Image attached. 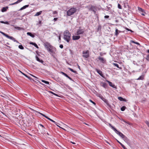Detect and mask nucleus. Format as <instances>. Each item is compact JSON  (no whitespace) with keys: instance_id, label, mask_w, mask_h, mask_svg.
<instances>
[{"instance_id":"12","label":"nucleus","mask_w":149,"mask_h":149,"mask_svg":"<svg viewBox=\"0 0 149 149\" xmlns=\"http://www.w3.org/2000/svg\"><path fill=\"white\" fill-rule=\"evenodd\" d=\"M80 38L79 36H73L72 37V39L74 40H77L79 39Z\"/></svg>"},{"instance_id":"45","label":"nucleus","mask_w":149,"mask_h":149,"mask_svg":"<svg viewBox=\"0 0 149 149\" xmlns=\"http://www.w3.org/2000/svg\"><path fill=\"white\" fill-rule=\"evenodd\" d=\"M22 1V0H17L16 2L17 3L21 2V1Z\"/></svg>"},{"instance_id":"1","label":"nucleus","mask_w":149,"mask_h":149,"mask_svg":"<svg viewBox=\"0 0 149 149\" xmlns=\"http://www.w3.org/2000/svg\"><path fill=\"white\" fill-rule=\"evenodd\" d=\"M64 39L67 42L70 41V39L71 34L70 32L68 30L65 31L63 33Z\"/></svg>"},{"instance_id":"24","label":"nucleus","mask_w":149,"mask_h":149,"mask_svg":"<svg viewBox=\"0 0 149 149\" xmlns=\"http://www.w3.org/2000/svg\"><path fill=\"white\" fill-rule=\"evenodd\" d=\"M27 35L30 36L32 38H34L35 37V36L34 35L32 34V33L30 32H27Z\"/></svg>"},{"instance_id":"51","label":"nucleus","mask_w":149,"mask_h":149,"mask_svg":"<svg viewBox=\"0 0 149 149\" xmlns=\"http://www.w3.org/2000/svg\"><path fill=\"white\" fill-rule=\"evenodd\" d=\"M123 121L125 122V123H127V124H128L130 125V123L128 122H126V121H125L124 120H123Z\"/></svg>"},{"instance_id":"8","label":"nucleus","mask_w":149,"mask_h":149,"mask_svg":"<svg viewBox=\"0 0 149 149\" xmlns=\"http://www.w3.org/2000/svg\"><path fill=\"white\" fill-rule=\"evenodd\" d=\"M124 140L129 145H130V141L129 139L125 136L123 137V138Z\"/></svg>"},{"instance_id":"28","label":"nucleus","mask_w":149,"mask_h":149,"mask_svg":"<svg viewBox=\"0 0 149 149\" xmlns=\"http://www.w3.org/2000/svg\"><path fill=\"white\" fill-rule=\"evenodd\" d=\"M68 69L69 70H70L71 71L73 72H74V73H77V72L76 71H74L72 69V68H68Z\"/></svg>"},{"instance_id":"47","label":"nucleus","mask_w":149,"mask_h":149,"mask_svg":"<svg viewBox=\"0 0 149 149\" xmlns=\"http://www.w3.org/2000/svg\"><path fill=\"white\" fill-rule=\"evenodd\" d=\"M5 36L7 38H9V36H8V35H7L6 34H5Z\"/></svg>"},{"instance_id":"15","label":"nucleus","mask_w":149,"mask_h":149,"mask_svg":"<svg viewBox=\"0 0 149 149\" xmlns=\"http://www.w3.org/2000/svg\"><path fill=\"white\" fill-rule=\"evenodd\" d=\"M61 73L64 75L65 76V77L68 78V79H69L70 80L72 81H73L72 79L70 78V77H69L68 75H67L66 73H65L63 72H61Z\"/></svg>"},{"instance_id":"37","label":"nucleus","mask_w":149,"mask_h":149,"mask_svg":"<svg viewBox=\"0 0 149 149\" xmlns=\"http://www.w3.org/2000/svg\"><path fill=\"white\" fill-rule=\"evenodd\" d=\"M50 93H52V94H53L54 95H55V96H58V95L57 94H56V93H53V92H52V91H50Z\"/></svg>"},{"instance_id":"29","label":"nucleus","mask_w":149,"mask_h":149,"mask_svg":"<svg viewBox=\"0 0 149 149\" xmlns=\"http://www.w3.org/2000/svg\"><path fill=\"white\" fill-rule=\"evenodd\" d=\"M40 131L41 133L42 134H44L45 133V131L43 129V128H42V129H40Z\"/></svg>"},{"instance_id":"40","label":"nucleus","mask_w":149,"mask_h":149,"mask_svg":"<svg viewBox=\"0 0 149 149\" xmlns=\"http://www.w3.org/2000/svg\"><path fill=\"white\" fill-rule=\"evenodd\" d=\"M146 59L147 61H149V54L147 55Z\"/></svg>"},{"instance_id":"36","label":"nucleus","mask_w":149,"mask_h":149,"mask_svg":"<svg viewBox=\"0 0 149 149\" xmlns=\"http://www.w3.org/2000/svg\"><path fill=\"white\" fill-rule=\"evenodd\" d=\"M15 29H17L18 30H21L22 28L19 27H15Z\"/></svg>"},{"instance_id":"11","label":"nucleus","mask_w":149,"mask_h":149,"mask_svg":"<svg viewBox=\"0 0 149 149\" xmlns=\"http://www.w3.org/2000/svg\"><path fill=\"white\" fill-rule=\"evenodd\" d=\"M96 71L102 77H104L103 74L101 71L97 69H95Z\"/></svg>"},{"instance_id":"42","label":"nucleus","mask_w":149,"mask_h":149,"mask_svg":"<svg viewBox=\"0 0 149 149\" xmlns=\"http://www.w3.org/2000/svg\"><path fill=\"white\" fill-rule=\"evenodd\" d=\"M39 113L41 115H42L44 117H45V118H46V117H47L46 116H45V115L43 114V113H41L39 112Z\"/></svg>"},{"instance_id":"46","label":"nucleus","mask_w":149,"mask_h":149,"mask_svg":"<svg viewBox=\"0 0 149 149\" xmlns=\"http://www.w3.org/2000/svg\"><path fill=\"white\" fill-rule=\"evenodd\" d=\"M9 38L12 40H13V39H14V38L13 37L10 36H9Z\"/></svg>"},{"instance_id":"18","label":"nucleus","mask_w":149,"mask_h":149,"mask_svg":"<svg viewBox=\"0 0 149 149\" xmlns=\"http://www.w3.org/2000/svg\"><path fill=\"white\" fill-rule=\"evenodd\" d=\"M30 44L31 45H34V46H35L37 48H38L39 47L35 43H33L32 42H30Z\"/></svg>"},{"instance_id":"57","label":"nucleus","mask_w":149,"mask_h":149,"mask_svg":"<svg viewBox=\"0 0 149 149\" xmlns=\"http://www.w3.org/2000/svg\"><path fill=\"white\" fill-rule=\"evenodd\" d=\"M0 22L1 23H4V22L3 21H1Z\"/></svg>"},{"instance_id":"20","label":"nucleus","mask_w":149,"mask_h":149,"mask_svg":"<svg viewBox=\"0 0 149 149\" xmlns=\"http://www.w3.org/2000/svg\"><path fill=\"white\" fill-rule=\"evenodd\" d=\"M118 99L119 100L121 101H126V100L123 99V97H118Z\"/></svg>"},{"instance_id":"59","label":"nucleus","mask_w":149,"mask_h":149,"mask_svg":"<svg viewBox=\"0 0 149 149\" xmlns=\"http://www.w3.org/2000/svg\"><path fill=\"white\" fill-rule=\"evenodd\" d=\"M39 24H41V21H39Z\"/></svg>"},{"instance_id":"38","label":"nucleus","mask_w":149,"mask_h":149,"mask_svg":"<svg viewBox=\"0 0 149 149\" xmlns=\"http://www.w3.org/2000/svg\"><path fill=\"white\" fill-rule=\"evenodd\" d=\"M143 79V77L140 76L138 79V80H142Z\"/></svg>"},{"instance_id":"63","label":"nucleus","mask_w":149,"mask_h":149,"mask_svg":"<svg viewBox=\"0 0 149 149\" xmlns=\"http://www.w3.org/2000/svg\"><path fill=\"white\" fill-rule=\"evenodd\" d=\"M22 74L24 75L25 76V75H26V74H24V73H22Z\"/></svg>"},{"instance_id":"26","label":"nucleus","mask_w":149,"mask_h":149,"mask_svg":"<svg viewBox=\"0 0 149 149\" xmlns=\"http://www.w3.org/2000/svg\"><path fill=\"white\" fill-rule=\"evenodd\" d=\"M42 11H40L39 12H37L36 14L35 15V16H38L40 15L42 13Z\"/></svg>"},{"instance_id":"34","label":"nucleus","mask_w":149,"mask_h":149,"mask_svg":"<svg viewBox=\"0 0 149 149\" xmlns=\"http://www.w3.org/2000/svg\"><path fill=\"white\" fill-rule=\"evenodd\" d=\"M18 47L19 49H24L22 45H19L18 46Z\"/></svg>"},{"instance_id":"53","label":"nucleus","mask_w":149,"mask_h":149,"mask_svg":"<svg viewBox=\"0 0 149 149\" xmlns=\"http://www.w3.org/2000/svg\"><path fill=\"white\" fill-rule=\"evenodd\" d=\"M109 17V16L108 15H105L104 16V18H108Z\"/></svg>"},{"instance_id":"60","label":"nucleus","mask_w":149,"mask_h":149,"mask_svg":"<svg viewBox=\"0 0 149 149\" xmlns=\"http://www.w3.org/2000/svg\"><path fill=\"white\" fill-rule=\"evenodd\" d=\"M14 5V3L11 4H10L9 5Z\"/></svg>"},{"instance_id":"16","label":"nucleus","mask_w":149,"mask_h":149,"mask_svg":"<svg viewBox=\"0 0 149 149\" xmlns=\"http://www.w3.org/2000/svg\"><path fill=\"white\" fill-rule=\"evenodd\" d=\"M102 99L105 103L107 104V105L108 106H109V104L108 103V101L106 99L104 98L103 97H102L101 98Z\"/></svg>"},{"instance_id":"5","label":"nucleus","mask_w":149,"mask_h":149,"mask_svg":"<svg viewBox=\"0 0 149 149\" xmlns=\"http://www.w3.org/2000/svg\"><path fill=\"white\" fill-rule=\"evenodd\" d=\"M84 31L83 29H79L77 30L76 34L79 35L80 34H83L84 33Z\"/></svg>"},{"instance_id":"48","label":"nucleus","mask_w":149,"mask_h":149,"mask_svg":"<svg viewBox=\"0 0 149 149\" xmlns=\"http://www.w3.org/2000/svg\"><path fill=\"white\" fill-rule=\"evenodd\" d=\"M0 33H1L2 35H3L4 36H5V34H6L5 33L1 31H0Z\"/></svg>"},{"instance_id":"9","label":"nucleus","mask_w":149,"mask_h":149,"mask_svg":"<svg viewBox=\"0 0 149 149\" xmlns=\"http://www.w3.org/2000/svg\"><path fill=\"white\" fill-rule=\"evenodd\" d=\"M115 132L116 133L119 135L121 137L122 139L125 136L121 132L118 131L117 130V131H116Z\"/></svg>"},{"instance_id":"14","label":"nucleus","mask_w":149,"mask_h":149,"mask_svg":"<svg viewBox=\"0 0 149 149\" xmlns=\"http://www.w3.org/2000/svg\"><path fill=\"white\" fill-rule=\"evenodd\" d=\"M121 32V31L119 30H118V29L116 28L115 32V35L117 36L118 35L119 33Z\"/></svg>"},{"instance_id":"3","label":"nucleus","mask_w":149,"mask_h":149,"mask_svg":"<svg viewBox=\"0 0 149 149\" xmlns=\"http://www.w3.org/2000/svg\"><path fill=\"white\" fill-rule=\"evenodd\" d=\"M47 50L52 56H53L54 54H55V51H56V49L53 46L52 47H51V48H49Z\"/></svg>"},{"instance_id":"54","label":"nucleus","mask_w":149,"mask_h":149,"mask_svg":"<svg viewBox=\"0 0 149 149\" xmlns=\"http://www.w3.org/2000/svg\"><path fill=\"white\" fill-rule=\"evenodd\" d=\"M39 125L40 126L42 127V128H45V127H44V126L43 125H42V124H40Z\"/></svg>"},{"instance_id":"49","label":"nucleus","mask_w":149,"mask_h":149,"mask_svg":"<svg viewBox=\"0 0 149 149\" xmlns=\"http://www.w3.org/2000/svg\"><path fill=\"white\" fill-rule=\"evenodd\" d=\"M59 47L61 48L62 49L63 48V45L61 44L60 45Z\"/></svg>"},{"instance_id":"27","label":"nucleus","mask_w":149,"mask_h":149,"mask_svg":"<svg viewBox=\"0 0 149 149\" xmlns=\"http://www.w3.org/2000/svg\"><path fill=\"white\" fill-rule=\"evenodd\" d=\"M46 118H47V119H48V120H50L51 121H52V122L54 123L56 125V122L55 121H54L53 120L51 119H50L47 116L46 117Z\"/></svg>"},{"instance_id":"10","label":"nucleus","mask_w":149,"mask_h":149,"mask_svg":"<svg viewBox=\"0 0 149 149\" xmlns=\"http://www.w3.org/2000/svg\"><path fill=\"white\" fill-rule=\"evenodd\" d=\"M100 85L104 88H107L108 87V85L106 83L102 82L100 83Z\"/></svg>"},{"instance_id":"39","label":"nucleus","mask_w":149,"mask_h":149,"mask_svg":"<svg viewBox=\"0 0 149 149\" xmlns=\"http://www.w3.org/2000/svg\"><path fill=\"white\" fill-rule=\"evenodd\" d=\"M118 8H119L120 9H122L121 6V5L119 4L118 3Z\"/></svg>"},{"instance_id":"30","label":"nucleus","mask_w":149,"mask_h":149,"mask_svg":"<svg viewBox=\"0 0 149 149\" xmlns=\"http://www.w3.org/2000/svg\"><path fill=\"white\" fill-rule=\"evenodd\" d=\"M41 81L42 82H44V83H45V84H49V82L48 81H45L43 80H41Z\"/></svg>"},{"instance_id":"35","label":"nucleus","mask_w":149,"mask_h":149,"mask_svg":"<svg viewBox=\"0 0 149 149\" xmlns=\"http://www.w3.org/2000/svg\"><path fill=\"white\" fill-rule=\"evenodd\" d=\"M138 9V10L139 11H141L142 13L144 12V10H143V9H142L141 8L139 7Z\"/></svg>"},{"instance_id":"32","label":"nucleus","mask_w":149,"mask_h":149,"mask_svg":"<svg viewBox=\"0 0 149 149\" xmlns=\"http://www.w3.org/2000/svg\"><path fill=\"white\" fill-rule=\"evenodd\" d=\"M130 42H131L135 43V44H137L138 45H140V44L138 42H135L133 40H131Z\"/></svg>"},{"instance_id":"43","label":"nucleus","mask_w":149,"mask_h":149,"mask_svg":"<svg viewBox=\"0 0 149 149\" xmlns=\"http://www.w3.org/2000/svg\"><path fill=\"white\" fill-rule=\"evenodd\" d=\"M89 100L91 103H92L94 104L95 105L96 104L93 101H92L91 100Z\"/></svg>"},{"instance_id":"31","label":"nucleus","mask_w":149,"mask_h":149,"mask_svg":"<svg viewBox=\"0 0 149 149\" xmlns=\"http://www.w3.org/2000/svg\"><path fill=\"white\" fill-rule=\"evenodd\" d=\"M101 26L100 25H99L97 27V32L98 31H101Z\"/></svg>"},{"instance_id":"50","label":"nucleus","mask_w":149,"mask_h":149,"mask_svg":"<svg viewBox=\"0 0 149 149\" xmlns=\"http://www.w3.org/2000/svg\"><path fill=\"white\" fill-rule=\"evenodd\" d=\"M13 40L14 41V42H16L17 43H19V42L18 41H17L16 40H15V38H14V39H13Z\"/></svg>"},{"instance_id":"33","label":"nucleus","mask_w":149,"mask_h":149,"mask_svg":"<svg viewBox=\"0 0 149 149\" xmlns=\"http://www.w3.org/2000/svg\"><path fill=\"white\" fill-rule=\"evenodd\" d=\"M126 108V107L125 106H123L121 107V110L122 111H124L125 109Z\"/></svg>"},{"instance_id":"56","label":"nucleus","mask_w":149,"mask_h":149,"mask_svg":"<svg viewBox=\"0 0 149 149\" xmlns=\"http://www.w3.org/2000/svg\"><path fill=\"white\" fill-rule=\"evenodd\" d=\"M4 24H9V23L8 22L6 21V22H4Z\"/></svg>"},{"instance_id":"22","label":"nucleus","mask_w":149,"mask_h":149,"mask_svg":"<svg viewBox=\"0 0 149 149\" xmlns=\"http://www.w3.org/2000/svg\"><path fill=\"white\" fill-rule=\"evenodd\" d=\"M109 125L115 132L117 131V130L113 126H112L110 123H109Z\"/></svg>"},{"instance_id":"25","label":"nucleus","mask_w":149,"mask_h":149,"mask_svg":"<svg viewBox=\"0 0 149 149\" xmlns=\"http://www.w3.org/2000/svg\"><path fill=\"white\" fill-rule=\"evenodd\" d=\"M113 65H114L117 68H119V69H122L119 66V65H118V64H117V63H113Z\"/></svg>"},{"instance_id":"64","label":"nucleus","mask_w":149,"mask_h":149,"mask_svg":"<svg viewBox=\"0 0 149 149\" xmlns=\"http://www.w3.org/2000/svg\"><path fill=\"white\" fill-rule=\"evenodd\" d=\"M22 74L24 75L25 76V75H26V74H24V73H22Z\"/></svg>"},{"instance_id":"19","label":"nucleus","mask_w":149,"mask_h":149,"mask_svg":"<svg viewBox=\"0 0 149 149\" xmlns=\"http://www.w3.org/2000/svg\"><path fill=\"white\" fill-rule=\"evenodd\" d=\"M117 141L121 145L122 147L124 149H127V148L125 147V146L123 145L120 142L118 141L116 139Z\"/></svg>"},{"instance_id":"17","label":"nucleus","mask_w":149,"mask_h":149,"mask_svg":"<svg viewBox=\"0 0 149 149\" xmlns=\"http://www.w3.org/2000/svg\"><path fill=\"white\" fill-rule=\"evenodd\" d=\"M36 60L39 61V62H40L42 63H43L44 62V61H43L42 60H40L39 58L38 57V56H36Z\"/></svg>"},{"instance_id":"2","label":"nucleus","mask_w":149,"mask_h":149,"mask_svg":"<svg viewBox=\"0 0 149 149\" xmlns=\"http://www.w3.org/2000/svg\"><path fill=\"white\" fill-rule=\"evenodd\" d=\"M76 11L77 9L76 8H71L67 11V15L69 16H70L74 14Z\"/></svg>"},{"instance_id":"7","label":"nucleus","mask_w":149,"mask_h":149,"mask_svg":"<svg viewBox=\"0 0 149 149\" xmlns=\"http://www.w3.org/2000/svg\"><path fill=\"white\" fill-rule=\"evenodd\" d=\"M106 81L109 83V85L110 86L112 87L115 88H117L116 86L113 84L112 82L107 80Z\"/></svg>"},{"instance_id":"13","label":"nucleus","mask_w":149,"mask_h":149,"mask_svg":"<svg viewBox=\"0 0 149 149\" xmlns=\"http://www.w3.org/2000/svg\"><path fill=\"white\" fill-rule=\"evenodd\" d=\"M98 59L102 63H104L105 62L106 60L104 59V58L103 57H101L100 56L98 57Z\"/></svg>"},{"instance_id":"44","label":"nucleus","mask_w":149,"mask_h":149,"mask_svg":"<svg viewBox=\"0 0 149 149\" xmlns=\"http://www.w3.org/2000/svg\"><path fill=\"white\" fill-rule=\"evenodd\" d=\"M53 14H56L57 13V11H54L53 12Z\"/></svg>"},{"instance_id":"61","label":"nucleus","mask_w":149,"mask_h":149,"mask_svg":"<svg viewBox=\"0 0 149 149\" xmlns=\"http://www.w3.org/2000/svg\"><path fill=\"white\" fill-rule=\"evenodd\" d=\"M71 143H72V144H75V143H74V142H71Z\"/></svg>"},{"instance_id":"4","label":"nucleus","mask_w":149,"mask_h":149,"mask_svg":"<svg viewBox=\"0 0 149 149\" xmlns=\"http://www.w3.org/2000/svg\"><path fill=\"white\" fill-rule=\"evenodd\" d=\"M83 56L84 58H87L89 56V52L88 50L83 51Z\"/></svg>"},{"instance_id":"62","label":"nucleus","mask_w":149,"mask_h":149,"mask_svg":"<svg viewBox=\"0 0 149 149\" xmlns=\"http://www.w3.org/2000/svg\"><path fill=\"white\" fill-rule=\"evenodd\" d=\"M141 15L143 16H144L145 15L143 13H141Z\"/></svg>"},{"instance_id":"6","label":"nucleus","mask_w":149,"mask_h":149,"mask_svg":"<svg viewBox=\"0 0 149 149\" xmlns=\"http://www.w3.org/2000/svg\"><path fill=\"white\" fill-rule=\"evenodd\" d=\"M44 45L47 49L49 48H51V47H52V46L49 43L47 42H46L45 43Z\"/></svg>"},{"instance_id":"41","label":"nucleus","mask_w":149,"mask_h":149,"mask_svg":"<svg viewBox=\"0 0 149 149\" xmlns=\"http://www.w3.org/2000/svg\"><path fill=\"white\" fill-rule=\"evenodd\" d=\"M39 113L41 115H42L44 117H45V118H46V117H47L46 116H45V115L43 114V113H41L39 112Z\"/></svg>"},{"instance_id":"21","label":"nucleus","mask_w":149,"mask_h":149,"mask_svg":"<svg viewBox=\"0 0 149 149\" xmlns=\"http://www.w3.org/2000/svg\"><path fill=\"white\" fill-rule=\"evenodd\" d=\"M8 8V7H3L1 9V11L2 12H4L6 11L7 10V9Z\"/></svg>"},{"instance_id":"58","label":"nucleus","mask_w":149,"mask_h":149,"mask_svg":"<svg viewBox=\"0 0 149 149\" xmlns=\"http://www.w3.org/2000/svg\"><path fill=\"white\" fill-rule=\"evenodd\" d=\"M126 30H127L128 31H130V29L127 28H126Z\"/></svg>"},{"instance_id":"23","label":"nucleus","mask_w":149,"mask_h":149,"mask_svg":"<svg viewBox=\"0 0 149 149\" xmlns=\"http://www.w3.org/2000/svg\"><path fill=\"white\" fill-rule=\"evenodd\" d=\"M29 5H26L23 6L20 9V10H22L24 9H25L26 8L28 7L29 6Z\"/></svg>"},{"instance_id":"52","label":"nucleus","mask_w":149,"mask_h":149,"mask_svg":"<svg viewBox=\"0 0 149 149\" xmlns=\"http://www.w3.org/2000/svg\"><path fill=\"white\" fill-rule=\"evenodd\" d=\"M146 124L149 127V123L147 121L146 122Z\"/></svg>"},{"instance_id":"55","label":"nucleus","mask_w":149,"mask_h":149,"mask_svg":"<svg viewBox=\"0 0 149 149\" xmlns=\"http://www.w3.org/2000/svg\"><path fill=\"white\" fill-rule=\"evenodd\" d=\"M58 19V18H54V21H56Z\"/></svg>"}]
</instances>
